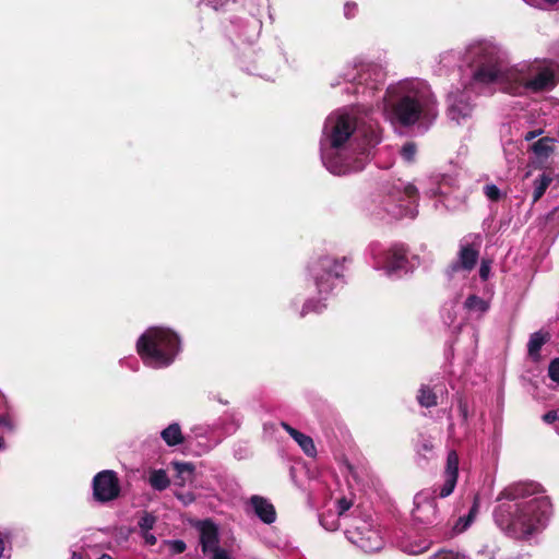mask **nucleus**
I'll list each match as a JSON object with an SVG mask.
<instances>
[{
  "instance_id": "obj_1",
  "label": "nucleus",
  "mask_w": 559,
  "mask_h": 559,
  "mask_svg": "<svg viewBox=\"0 0 559 559\" xmlns=\"http://www.w3.org/2000/svg\"><path fill=\"white\" fill-rule=\"evenodd\" d=\"M495 523L508 537L531 540L548 525L552 503L544 486L535 480H519L508 485L497 497Z\"/></svg>"
},
{
  "instance_id": "obj_2",
  "label": "nucleus",
  "mask_w": 559,
  "mask_h": 559,
  "mask_svg": "<svg viewBox=\"0 0 559 559\" xmlns=\"http://www.w3.org/2000/svg\"><path fill=\"white\" fill-rule=\"evenodd\" d=\"M559 83V63L554 60H533L510 66L508 52L491 41V86L512 95L543 93Z\"/></svg>"
},
{
  "instance_id": "obj_3",
  "label": "nucleus",
  "mask_w": 559,
  "mask_h": 559,
  "mask_svg": "<svg viewBox=\"0 0 559 559\" xmlns=\"http://www.w3.org/2000/svg\"><path fill=\"white\" fill-rule=\"evenodd\" d=\"M393 119L402 127L421 121L431 124L438 117V102L429 85L418 82L391 107Z\"/></svg>"
},
{
  "instance_id": "obj_4",
  "label": "nucleus",
  "mask_w": 559,
  "mask_h": 559,
  "mask_svg": "<svg viewBox=\"0 0 559 559\" xmlns=\"http://www.w3.org/2000/svg\"><path fill=\"white\" fill-rule=\"evenodd\" d=\"M180 350L176 333L164 328L147 329L136 342V352L146 366L165 368L173 364Z\"/></svg>"
},
{
  "instance_id": "obj_5",
  "label": "nucleus",
  "mask_w": 559,
  "mask_h": 559,
  "mask_svg": "<svg viewBox=\"0 0 559 559\" xmlns=\"http://www.w3.org/2000/svg\"><path fill=\"white\" fill-rule=\"evenodd\" d=\"M346 260V258H343L341 262L335 258L325 255L310 263L309 272L314 280L319 295L326 296L332 292L335 281L344 275L343 263Z\"/></svg>"
},
{
  "instance_id": "obj_6",
  "label": "nucleus",
  "mask_w": 559,
  "mask_h": 559,
  "mask_svg": "<svg viewBox=\"0 0 559 559\" xmlns=\"http://www.w3.org/2000/svg\"><path fill=\"white\" fill-rule=\"evenodd\" d=\"M350 543L366 552L378 551L383 547V539L379 531L368 521H356L346 530Z\"/></svg>"
},
{
  "instance_id": "obj_7",
  "label": "nucleus",
  "mask_w": 559,
  "mask_h": 559,
  "mask_svg": "<svg viewBox=\"0 0 559 559\" xmlns=\"http://www.w3.org/2000/svg\"><path fill=\"white\" fill-rule=\"evenodd\" d=\"M478 260L479 245L461 241L456 259L445 267L444 274L449 280H452L459 273L469 274L477 265Z\"/></svg>"
},
{
  "instance_id": "obj_8",
  "label": "nucleus",
  "mask_w": 559,
  "mask_h": 559,
  "mask_svg": "<svg viewBox=\"0 0 559 559\" xmlns=\"http://www.w3.org/2000/svg\"><path fill=\"white\" fill-rule=\"evenodd\" d=\"M200 545L202 552L211 559H230L227 550L219 547V532L217 525L210 519L198 522Z\"/></svg>"
},
{
  "instance_id": "obj_9",
  "label": "nucleus",
  "mask_w": 559,
  "mask_h": 559,
  "mask_svg": "<svg viewBox=\"0 0 559 559\" xmlns=\"http://www.w3.org/2000/svg\"><path fill=\"white\" fill-rule=\"evenodd\" d=\"M120 495V483L117 473L105 469L93 478V497L97 502L105 503L117 499Z\"/></svg>"
},
{
  "instance_id": "obj_10",
  "label": "nucleus",
  "mask_w": 559,
  "mask_h": 559,
  "mask_svg": "<svg viewBox=\"0 0 559 559\" xmlns=\"http://www.w3.org/2000/svg\"><path fill=\"white\" fill-rule=\"evenodd\" d=\"M331 127L326 132L331 147H342L354 133L355 120L348 115H341L335 119H330Z\"/></svg>"
},
{
  "instance_id": "obj_11",
  "label": "nucleus",
  "mask_w": 559,
  "mask_h": 559,
  "mask_svg": "<svg viewBox=\"0 0 559 559\" xmlns=\"http://www.w3.org/2000/svg\"><path fill=\"white\" fill-rule=\"evenodd\" d=\"M467 56L474 81L489 83V55L487 47H473L468 50Z\"/></svg>"
},
{
  "instance_id": "obj_12",
  "label": "nucleus",
  "mask_w": 559,
  "mask_h": 559,
  "mask_svg": "<svg viewBox=\"0 0 559 559\" xmlns=\"http://www.w3.org/2000/svg\"><path fill=\"white\" fill-rule=\"evenodd\" d=\"M473 111V106L469 103V98L466 93L456 92L451 93L448 96V110L447 115L456 123H460L461 120L469 117Z\"/></svg>"
},
{
  "instance_id": "obj_13",
  "label": "nucleus",
  "mask_w": 559,
  "mask_h": 559,
  "mask_svg": "<svg viewBox=\"0 0 559 559\" xmlns=\"http://www.w3.org/2000/svg\"><path fill=\"white\" fill-rule=\"evenodd\" d=\"M412 513L414 520L419 523L426 525L438 524L439 511L436 498H426L423 501L416 502Z\"/></svg>"
},
{
  "instance_id": "obj_14",
  "label": "nucleus",
  "mask_w": 559,
  "mask_h": 559,
  "mask_svg": "<svg viewBox=\"0 0 559 559\" xmlns=\"http://www.w3.org/2000/svg\"><path fill=\"white\" fill-rule=\"evenodd\" d=\"M408 260L406 249L403 246H393L385 253L383 267L388 274H393L406 267Z\"/></svg>"
},
{
  "instance_id": "obj_15",
  "label": "nucleus",
  "mask_w": 559,
  "mask_h": 559,
  "mask_svg": "<svg viewBox=\"0 0 559 559\" xmlns=\"http://www.w3.org/2000/svg\"><path fill=\"white\" fill-rule=\"evenodd\" d=\"M251 506L257 516L265 524H272L276 520L274 506L261 496H252Z\"/></svg>"
},
{
  "instance_id": "obj_16",
  "label": "nucleus",
  "mask_w": 559,
  "mask_h": 559,
  "mask_svg": "<svg viewBox=\"0 0 559 559\" xmlns=\"http://www.w3.org/2000/svg\"><path fill=\"white\" fill-rule=\"evenodd\" d=\"M555 141V139L549 136L540 138L531 145L530 151L538 162H545L554 153Z\"/></svg>"
},
{
  "instance_id": "obj_17",
  "label": "nucleus",
  "mask_w": 559,
  "mask_h": 559,
  "mask_svg": "<svg viewBox=\"0 0 559 559\" xmlns=\"http://www.w3.org/2000/svg\"><path fill=\"white\" fill-rule=\"evenodd\" d=\"M550 340V334L547 331H537L531 334L527 343V353L533 360H538L540 357V349L544 344Z\"/></svg>"
},
{
  "instance_id": "obj_18",
  "label": "nucleus",
  "mask_w": 559,
  "mask_h": 559,
  "mask_svg": "<svg viewBox=\"0 0 559 559\" xmlns=\"http://www.w3.org/2000/svg\"><path fill=\"white\" fill-rule=\"evenodd\" d=\"M416 400L421 407L430 408L438 405L436 392L427 384H421L417 392Z\"/></svg>"
},
{
  "instance_id": "obj_19",
  "label": "nucleus",
  "mask_w": 559,
  "mask_h": 559,
  "mask_svg": "<svg viewBox=\"0 0 559 559\" xmlns=\"http://www.w3.org/2000/svg\"><path fill=\"white\" fill-rule=\"evenodd\" d=\"M163 440L169 447H175L183 442L181 428L178 424H171L160 433Z\"/></svg>"
},
{
  "instance_id": "obj_20",
  "label": "nucleus",
  "mask_w": 559,
  "mask_h": 559,
  "mask_svg": "<svg viewBox=\"0 0 559 559\" xmlns=\"http://www.w3.org/2000/svg\"><path fill=\"white\" fill-rule=\"evenodd\" d=\"M148 483L155 490L163 491L169 485L170 480L164 469H154L150 474Z\"/></svg>"
},
{
  "instance_id": "obj_21",
  "label": "nucleus",
  "mask_w": 559,
  "mask_h": 559,
  "mask_svg": "<svg viewBox=\"0 0 559 559\" xmlns=\"http://www.w3.org/2000/svg\"><path fill=\"white\" fill-rule=\"evenodd\" d=\"M552 182V177L548 174H543L537 177L533 182V202H537L546 192L549 185Z\"/></svg>"
},
{
  "instance_id": "obj_22",
  "label": "nucleus",
  "mask_w": 559,
  "mask_h": 559,
  "mask_svg": "<svg viewBox=\"0 0 559 559\" xmlns=\"http://www.w3.org/2000/svg\"><path fill=\"white\" fill-rule=\"evenodd\" d=\"M298 445L302 449L306 455L310 457H314L317 454V449L314 442L311 437L299 432L296 437L293 438Z\"/></svg>"
},
{
  "instance_id": "obj_23",
  "label": "nucleus",
  "mask_w": 559,
  "mask_h": 559,
  "mask_svg": "<svg viewBox=\"0 0 559 559\" xmlns=\"http://www.w3.org/2000/svg\"><path fill=\"white\" fill-rule=\"evenodd\" d=\"M443 477H444L443 485L435 486V488H433L435 498L436 497L447 498L454 491V488L457 483V478H454V476L453 477L443 476Z\"/></svg>"
},
{
  "instance_id": "obj_24",
  "label": "nucleus",
  "mask_w": 559,
  "mask_h": 559,
  "mask_svg": "<svg viewBox=\"0 0 559 559\" xmlns=\"http://www.w3.org/2000/svg\"><path fill=\"white\" fill-rule=\"evenodd\" d=\"M443 476L459 478V455L455 450L448 452Z\"/></svg>"
},
{
  "instance_id": "obj_25",
  "label": "nucleus",
  "mask_w": 559,
  "mask_h": 559,
  "mask_svg": "<svg viewBox=\"0 0 559 559\" xmlns=\"http://www.w3.org/2000/svg\"><path fill=\"white\" fill-rule=\"evenodd\" d=\"M464 305L469 311L480 314H485L488 310V304L476 295L468 296Z\"/></svg>"
},
{
  "instance_id": "obj_26",
  "label": "nucleus",
  "mask_w": 559,
  "mask_h": 559,
  "mask_svg": "<svg viewBox=\"0 0 559 559\" xmlns=\"http://www.w3.org/2000/svg\"><path fill=\"white\" fill-rule=\"evenodd\" d=\"M174 469L177 472V476L182 481L191 480L194 473V465L188 462H173Z\"/></svg>"
},
{
  "instance_id": "obj_27",
  "label": "nucleus",
  "mask_w": 559,
  "mask_h": 559,
  "mask_svg": "<svg viewBox=\"0 0 559 559\" xmlns=\"http://www.w3.org/2000/svg\"><path fill=\"white\" fill-rule=\"evenodd\" d=\"M326 308V305L320 299H308L300 311V317H305L310 312L321 313Z\"/></svg>"
},
{
  "instance_id": "obj_28",
  "label": "nucleus",
  "mask_w": 559,
  "mask_h": 559,
  "mask_svg": "<svg viewBox=\"0 0 559 559\" xmlns=\"http://www.w3.org/2000/svg\"><path fill=\"white\" fill-rule=\"evenodd\" d=\"M394 190L403 192L405 198L409 201H416L419 197L418 189L412 183L403 185L400 182L397 186H394Z\"/></svg>"
},
{
  "instance_id": "obj_29",
  "label": "nucleus",
  "mask_w": 559,
  "mask_h": 559,
  "mask_svg": "<svg viewBox=\"0 0 559 559\" xmlns=\"http://www.w3.org/2000/svg\"><path fill=\"white\" fill-rule=\"evenodd\" d=\"M417 153V145L414 142H406L401 148V156L404 160L414 162Z\"/></svg>"
},
{
  "instance_id": "obj_30",
  "label": "nucleus",
  "mask_w": 559,
  "mask_h": 559,
  "mask_svg": "<svg viewBox=\"0 0 559 559\" xmlns=\"http://www.w3.org/2000/svg\"><path fill=\"white\" fill-rule=\"evenodd\" d=\"M155 523H156V518L148 512H144V514L139 520L138 524L141 527V530L148 532L150 530H152L154 527Z\"/></svg>"
},
{
  "instance_id": "obj_31",
  "label": "nucleus",
  "mask_w": 559,
  "mask_h": 559,
  "mask_svg": "<svg viewBox=\"0 0 559 559\" xmlns=\"http://www.w3.org/2000/svg\"><path fill=\"white\" fill-rule=\"evenodd\" d=\"M166 544L171 555L182 554L187 548L186 543L180 539L168 540Z\"/></svg>"
},
{
  "instance_id": "obj_32",
  "label": "nucleus",
  "mask_w": 559,
  "mask_h": 559,
  "mask_svg": "<svg viewBox=\"0 0 559 559\" xmlns=\"http://www.w3.org/2000/svg\"><path fill=\"white\" fill-rule=\"evenodd\" d=\"M524 2L538 8V9H548L554 8L559 4V0H523Z\"/></svg>"
},
{
  "instance_id": "obj_33",
  "label": "nucleus",
  "mask_w": 559,
  "mask_h": 559,
  "mask_svg": "<svg viewBox=\"0 0 559 559\" xmlns=\"http://www.w3.org/2000/svg\"><path fill=\"white\" fill-rule=\"evenodd\" d=\"M417 445H418V452H430L433 449V444H432L431 440L424 435L418 436Z\"/></svg>"
},
{
  "instance_id": "obj_34",
  "label": "nucleus",
  "mask_w": 559,
  "mask_h": 559,
  "mask_svg": "<svg viewBox=\"0 0 559 559\" xmlns=\"http://www.w3.org/2000/svg\"><path fill=\"white\" fill-rule=\"evenodd\" d=\"M472 523H473V521H471L466 515L461 516L457 519L456 523L454 524L453 531L456 534L463 533L464 531H466L469 527V525Z\"/></svg>"
},
{
  "instance_id": "obj_35",
  "label": "nucleus",
  "mask_w": 559,
  "mask_h": 559,
  "mask_svg": "<svg viewBox=\"0 0 559 559\" xmlns=\"http://www.w3.org/2000/svg\"><path fill=\"white\" fill-rule=\"evenodd\" d=\"M548 374L552 381L559 383V358L554 359L549 364Z\"/></svg>"
},
{
  "instance_id": "obj_36",
  "label": "nucleus",
  "mask_w": 559,
  "mask_h": 559,
  "mask_svg": "<svg viewBox=\"0 0 559 559\" xmlns=\"http://www.w3.org/2000/svg\"><path fill=\"white\" fill-rule=\"evenodd\" d=\"M0 428L13 431L14 423L9 414H0Z\"/></svg>"
},
{
  "instance_id": "obj_37",
  "label": "nucleus",
  "mask_w": 559,
  "mask_h": 559,
  "mask_svg": "<svg viewBox=\"0 0 559 559\" xmlns=\"http://www.w3.org/2000/svg\"><path fill=\"white\" fill-rule=\"evenodd\" d=\"M437 559H465V556L452 550H443L437 555Z\"/></svg>"
},
{
  "instance_id": "obj_38",
  "label": "nucleus",
  "mask_w": 559,
  "mask_h": 559,
  "mask_svg": "<svg viewBox=\"0 0 559 559\" xmlns=\"http://www.w3.org/2000/svg\"><path fill=\"white\" fill-rule=\"evenodd\" d=\"M543 419H544L545 423L551 424V425H554L556 427V425L559 421V412L558 411H550V412L546 413L543 416Z\"/></svg>"
},
{
  "instance_id": "obj_39",
  "label": "nucleus",
  "mask_w": 559,
  "mask_h": 559,
  "mask_svg": "<svg viewBox=\"0 0 559 559\" xmlns=\"http://www.w3.org/2000/svg\"><path fill=\"white\" fill-rule=\"evenodd\" d=\"M352 507V501L346 498H341L337 500V512L338 515H343L346 511H348Z\"/></svg>"
},
{
  "instance_id": "obj_40",
  "label": "nucleus",
  "mask_w": 559,
  "mask_h": 559,
  "mask_svg": "<svg viewBox=\"0 0 559 559\" xmlns=\"http://www.w3.org/2000/svg\"><path fill=\"white\" fill-rule=\"evenodd\" d=\"M457 408H459L460 416L463 418L464 421H466L467 418H468V404H467V402L464 399L461 397L459 400Z\"/></svg>"
},
{
  "instance_id": "obj_41",
  "label": "nucleus",
  "mask_w": 559,
  "mask_h": 559,
  "mask_svg": "<svg viewBox=\"0 0 559 559\" xmlns=\"http://www.w3.org/2000/svg\"><path fill=\"white\" fill-rule=\"evenodd\" d=\"M479 276L484 281H487L489 278V260H486V259L481 260Z\"/></svg>"
},
{
  "instance_id": "obj_42",
  "label": "nucleus",
  "mask_w": 559,
  "mask_h": 559,
  "mask_svg": "<svg viewBox=\"0 0 559 559\" xmlns=\"http://www.w3.org/2000/svg\"><path fill=\"white\" fill-rule=\"evenodd\" d=\"M478 509H479V501H478V497L475 496L474 497V502H473V506L471 507L468 513H467V518L471 520V521H474L477 513H478Z\"/></svg>"
},
{
  "instance_id": "obj_43",
  "label": "nucleus",
  "mask_w": 559,
  "mask_h": 559,
  "mask_svg": "<svg viewBox=\"0 0 559 559\" xmlns=\"http://www.w3.org/2000/svg\"><path fill=\"white\" fill-rule=\"evenodd\" d=\"M543 133H544V130L540 129V128L531 130V131L525 133L524 140L525 141H532V140L540 136Z\"/></svg>"
},
{
  "instance_id": "obj_44",
  "label": "nucleus",
  "mask_w": 559,
  "mask_h": 559,
  "mask_svg": "<svg viewBox=\"0 0 559 559\" xmlns=\"http://www.w3.org/2000/svg\"><path fill=\"white\" fill-rule=\"evenodd\" d=\"M282 428L292 437H296L300 431L292 427L289 424L282 421L281 423Z\"/></svg>"
},
{
  "instance_id": "obj_45",
  "label": "nucleus",
  "mask_w": 559,
  "mask_h": 559,
  "mask_svg": "<svg viewBox=\"0 0 559 559\" xmlns=\"http://www.w3.org/2000/svg\"><path fill=\"white\" fill-rule=\"evenodd\" d=\"M500 195V191L497 186L491 183V201L497 200Z\"/></svg>"
},
{
  "instance_id": "obj_46",
  "label": "nucleus",
  "mask_w": 559,
  "mask_h": 559,
  "mask_svg": "<svg viewBox=\"0 0 559 559\" xmlns=\"http://www.w3.org/2000/svg\"><path fill=\"white\" fill-rule=\"evenodd\" d=\"M144 537H145V540H146V543H147V544H150V545H155V543H156V537H155L154 535H152V534H145V536H144Z\"/></svg>"
},
{
  "instance_id": "obj_47",
  "label": "nucleus",
  "mask_w": 559,
  "mask_h": 559,
  "mask_svg": "<svg viewBox=\"0 0 559 559\" xmlns=\"http://www.w3.org/2000/svg\"><path fill=\"white\" fill-rule=\"evenodd\" d=\"M483 192H484V194L489 199V192H490L489 183H486V185L483 187Z\"/></svg>"
},
{
  "instance_id": "obj_48",
  "label": "nucleus",
  "mask_w": 559,
  "mask_h": 559,
  "mask_svg": "<svg viewBox=\"0 0 559 559\" xmlns=\"http://www.w3.org/2000/svg\"><path fill=\"white\" fill-rule=\"evenodd\" d=\"M98 559H114V558L107 554H104Z\"/></svg>"
},
{
  "instance_id": "obj_49",
  "label": "nucleus",
  "mask_w": 559,
  "mask_h": 559,
  "mask_svg": "<svg viewBox=\"0 0 559 559\" xmlns=\"http://www.w3.org/2000/svg\"><path fill=\"white\" fill-rule=\"evenodd\" d=\"M320 522H321V525H323L326 530H330V531L334 530L333 527H328L323 519H321Z\"/></svg>"
},
{
  "instance_id": "obj_50",
  "label": "nucleus",
  "mask_w": 559,
  "mask_h": 559,
  "mask_svg": "<svg viewBox=\"0 0 559 559\" xmlns=\"http://www.w3.org/2000/svg\"><path fill=\"white\" fill-rule=\"evenodd\" d=\"M498 404L502 403V399L500 396L497 397Z\"/></svg>"
},
{
  "instance_id": "obj_51",
  "label": "nucleus",
  "mask_w": 559,
  "mask_h": 559,
  "mask_svg": "<svg viewBox=\"0 0 559 559\" xmlns=\"http://www.w3.org/2000/svg\"><path fill=\"white\" fill-rule=\"evenodd\" d=\"M76 558H78L76 554H75V552H73V555H72V558H71V559H76Z\"/></svg>"
},
{
  "instance_id": "obj_52",
  "label": "nucleus",
  "mask_w": 559,
  "mask_h": 559,
  "mask_svg": "<svg viewBox=\"0 0 559 559\" xmlns=\"http://www.w3.org/2000/svg\"><path fill=\"white\" fill-rule=\"evenodd\" d=\"M557 53H558V56H559V45L557 46Z\"/></svg>"
}]
</instances>
